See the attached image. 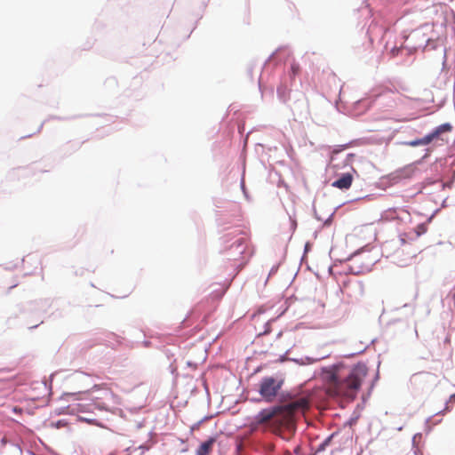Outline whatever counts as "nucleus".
<instances>
[{
  "label": "nucleus",
  "instance_id": "nucleus-1",
  "mask_svg": "<svg viewBox=\"0 0 455 455\" xmlns=\"http://www.w3.org/2000/svg\"><path fill=\"white\" fill-rule=\"evenodd\" d=\"M368 373L363 363H357L347 370L341 365H332L325 370L327 390L331 395L355 399Z\"/></svg>",
  "mask_w": 455,
  "mask_h": 455
},
{
  "label": "nucleus",
  "instance_id": "nucleus-2",
  "mask_svg": "<svg viewBox=\"0 0 455 455\" xmlns=\"http://www.w3.org/2000/svg\"><path fill=\"white\" fill-rule=\"evenodd\" d=\"M308 408V399L307 397H299L283 406L262 410L258 413L255 419L259 424L271 421L280 427L292 430L295 427V413L304 412Z\"/></svg>",
  "mask_w": 455,
  "mask_h": 455
},
{
  "label": "nucleus",
  "instance_id": "nucleus-3",
  "mask_svg": "<svg viewBox=\"0 0 455 455\" xmlns=\"http://www.w3.org/2000/svg\"><path fill=\"white\" fill-rule=\"evenodd\" d=\"M281 385L282 382L273 377L264 378L259 384V394L266 401L271 402L276 396Z\"/></svg>",
  "mask_w": 455,
  "mask_h": 455
},
{
  "label": "nucleus",
  "instance_id": "nucleus-4",
  "mask_svg": "<svg viewBox=\"0 0 455 455\" xmlns=\"http://www.w3.org/2000/svg\"><path fill=\"white\" fill-rule=\"evenodd\" d=\"M451 125L448 123L443 124L436 127L431 133L426 135L421 139H418L415 140H411L407 142L406 144L411 147H417L420 145H428L434 140H437L441 138V135L443 133L450 132L451 131Z\"/></svg>",
  "mask_w": 455,
  "mask_h": 455
},
{
  "label": "nucleus",
  "instance_id": "nucleus-5",
  "mask_svg": "<svg viewBox=\"0 0 455 455\" xmlns=\"http://www.w3.org/2000/svg\"><path fill=\"white\" fill-rule=\"evenodd\" d=\"M72 411H76L77 412H92L95 408L100 410L104 409L103 406L96 405L92 400H86L82 403H76L70 405Z\"/></svg>",
  "mask_w": 455,
  "mask_h": 455
},
{
  "label": "nucleus",
  "instance_id": "nucleus-6",
  "mask_svg": "<svg viewBox=\"0 0 455 455\" xmlns=\"http://www.w3.org/2000/svg\"><path fill=\"white\" fill-rule=\"evenodd\" d=\"M353 177L350 173L342 175L339 179L332 183V186L340 189H347L351 187Z\"/></svg>",
  "mask_w": 455,
  "mask_h": 455
},
{
  "label": "nucleus",
  "instance_id": "nucleus-7",
  "mask_svg": "<svg viewBox=\"0 0 455 455\" xmlns=\"http://www.w3.org/2000/svg\"><path fill=\"white\" fill-rule=\"evenodd\" d=\"M215 442L216 439L213 437H211L207 441L204 442L197 449L196 455H209Z\"/></svg>",
  "mask_w": 455,
  "mask_h": 455
},
{
  "label": "nucleus",
  "instance_id": "nucleus-8",
  "mask_svg": "<svg viewBox=\"0 0 455 455\" xmlns=\"http://www.w3.org/2000/svg\"><path fill=\"white\" fill-rule=\"evenodd\" d=\"M338 436L336 433L331 435L329 437H327L317 448L316 451H321L325 450L327 446H329L332 441Z\"/></svg>",
  "mask_w": 455,
  "mask_h": 455
},
{
  "label": "nucleus",
  "instance_id": "nucleus-9",
  "mask_svg": "<svg viewBox=\"0 0 455 455\" xmlns=\"http://www.w3.org/2000/svg\"><path fill=\"white\" fill-rule=\"evenodd\" d=\"M300 71V68H299V65L298 63H292L291 66V76H295L296 75H298Z\"/></svg>",
  "mask_w": 455,
  "mask_h": 455
},
{
  "label": "nucleus",
  "instance_id": "nucleus-10",
  "mask_svg": "<svg viewBox=\"0 0 455 455\" xmlns=\"http://www.w3.org/2000/svg\"><path fill=\"white\" fill-rule=\"evenodd\" d=\"M426 231H427V228L423 224L419 225L416 228L417 237H419L420 235L424 234Z\"/></svg>",
  "mask_w": 455,
  "mask_h": 455
},
{
  "label": "nucleus",
  "instance_id": "nucleus-11",
  "mask_svg": "<svg viewBox=\"0 0 455 455\" xmlns=\"http://www.w3.org/2000/svg\"><path fill=\"white\" fill-rule=\"evenodd\" d=\"M244 243H245L244 238L243 237H239V238H237L234 242L233 245H236L237 247H241V246H243L244 244Z\"/></svg>",
  "mask_w": 455,
  "mask_h": 455
},
{
  "label": "nucleus",
  "instance_id": "nucleus-12",
  "mask_svg": "<svg viewBox=\"0 0 455 455\" xmlns=\"http://www.w3.org/2000/svg\"><path fill=\"white\" fill-rule=\"evenodd\" d=\"M7 443V440L5 437H3L2 440H1V444L2 446H4L5 444Z\"/></svg>",
  "mask_w": 455,
  "mask_h": 455
},
{
  "label": "nucleus",
  "instance_id": "nucleus-13",
  "mask_svg": "<svg viewBox=\"0 0 455 455\" xmlns=\"http://www.w3.org/2000/svg\"><path fill=\"white\" fill-rule=\"evenodd\" d=\"M393 212L391 210L387 212V217H392Z\"/></svg>",
  "mask_w": 455,
  "mask_h": 455
},
{
  "label": "nucleus",
  "instance_id": "nucleus-14",
  "mask_svg": "<svg viewBox=\"0 0 455 455\" xmlns=\"http://www.w3.org/2000/svg\"><path fill=\"white\" fill-rule=\"evenodd\" d=\"M340 151H341V149H334V150L332 151V154H338V153H339Z\"/></svg>",
  "mask_w": 455,
  "mask_h": 455
},
{
  "label": "nucleus",
  "instance_id": "nucleus-15",
  "mask_svg": "<svg viewBox=\"0 0 455 455\" xmlns=\"http://www.w3.org/2000/svg\"><path fill=\"white\" fill-rule=\"evenodd\" d=\"M13 411H14L15 412H18V411H19V412H20V411H21V409H19V408H17V407H14Z\"/></svg>",
  "mask_w": 455,
  "mask_h": 455
},
{
  "label": "nucleus",
  "instance_id": "nucleus-16",
  "mask_svg": "<svg viewBox=\"0 0 455 455\" xmlns=\"http://www.w3.org/2000/svg\"><path fill=\"white\" fill-rule=\"evenodd\" d=\"M354 156H355V155H354V154H349V155L347 156V157H349V158H350V157H354Z\"/></svg>",
  "mask_w": 455,
  "mask_h": 455
}]
</instances>
